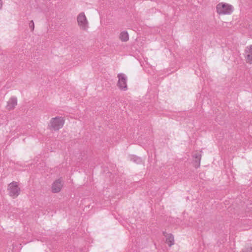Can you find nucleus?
<instances>
[{
    "instance_id": "2eb2a0df",
    "label": "nucleus",
    "mask_w": 252,
    "mask_h": 252,
    "mask_svg": "<svg viewBox=\"0 0 252 252\" xmlns=\"http://www.w3.org/2000/svg\"><path fill=\"white\" fill-rule=\"evenodd\" d=\"M2 0H0V9L2 8Z\"/></svg>"
},
{
    "instance_id": "f03ea898",
    "label": "nucleus",
    "mask_w": 252,
    "mask_h": 252,
    "mask_svg": "<svg viewBox=\"0 0 252 252\" xmlns=\"http://www.w3.org/2000/svg\"><path fill=\"white\" fill-rule=\"evenodd\" d=\"M217 13L219 15L230 14L233 11L232 5L228 3L220 2L216 6Z\"/></svg>"
},
{
    "instance_id": "20e7f679",
    "label": "nucleus",
    "mask_w": 252,
    "mask_h": 252,
    "mask_svg": "<svg viewBox=\"0 0 252 252\" xmlns=\"http://www.w3.org/2000/svg\"><path fill=\"white\" fill-rule=\"evenodd\" d=\"M78 25L81 29L86 31L88 28V23L84 12L80 13L77 17Z\"/></svg>"
},
{
    "instance_id": "0eeeda50",
    "label": "nucleus",
    "mask_w": 252,
    "mask_h": 252,
    "mask_svg": "<svg viewBox=\"0 0 252 252\" xmlns=\"http://www.w3.org/2000/svg\"><path fill=\"white\" fill-rule=\"evenodd\" d=\"M245 52L247 54L246 56L247 62L252 64V44L247 47Z\"/></svg>"
},
{
    "instance_id": "423d86ee",
    "label": "nucleus",
    "mask_w": 252,
    "mask_h": 252,
    "mask_svg": "<svg viewBox=\"0 0 252 252\" xmlns=\"http://www.w3.org/2000/svg\"><path fill=\"white\" fill-rule=\"evenodd\" d=\"M63 186V181L58 179L53 182L52 185V191L53 193L59 192Z\"/></svg>"
},
{
    "instance_id": "9d476101",
    "label": "nucleus",
    "mask_w": 252,
    "mask_h": 252,
    "mask_svg": "<svg viewBox=\"0 0 252 252\" xmlns=\"http://www.w3.org/2000/svg\"><path fill=\"white\" fill-rule=\"evenodd\" d=\"M192 157L194 158V165L195 167L198 168L200 165L201 155L199 153H194L193 154Z\"/></svg>"
},
{
    "instance_id": "39448f33",
    "label": "nucleus",
    "mask_w": 252,
    "mask_h": 252,
    "mask_svg": "<svg viewBox=\"0 0 252 252\" xmlns=\"http://www.w3.org/2000/svg\"><path fill=\"white\" fill-rule=\"evenodd\" d=\"M117 77L119 79L117 83L118 87L121 90L126 91L127 89L126 84V76L123 73H119L118 74Z\"/></svg>"
},
{
    "instance_id": "7ed1b4c3",
    "label": "nucleus",
    "mask_w": 252,
    "mask_h": 252,
    "mask_svg": "<svg viewBox=\"0 0 252 252\" xmlns=\"http://www.w3.org/2000/svg\"><path fill=\"white\" fill-rule=\"evenodd\" d=\"M7 190L9 195L13 198L17 197L20 192V189L16 182H12L8 185Z\"/></svg>"
},
{
    "instance_id": "f257e3e1",
    "label": "nucleus",
    "mask_w": 252,
    "mask_h": 252,
    "mask_svg": "<svg viewBox=\"0 0 252 252\" xmlns=\"http://www.w3.org/2000/svg\"><path fill=\"white\" fill-rule=\"evenodd\" d=\"M64 123V119L62 117H56L52 118L48 125V127L51 130H59L61 128Z\"/></svg>"
},
{
    "instance_id": "6e6552de",
    "label": "nucleus",
    "mask_w": 252,
    "mask_h": 252,
    "mask_svg": "<svg viewBox=\"0 0 252 252\" xmlns=\"http://www.w3.org/2000/svg\"><path fill=\"white\" fill-rule=\"evenodd\" d=\"M163 236L166 238V243L169 247H171L174 244V238L172 234H168L166 232H162Z\"/></svg>"
},
{
    "instance_id": "ddd939ff",
    "label": "nucleus",
    "mask_w": 252,
    "mask_h": 252,
    "mask_svg": "<svg viewBox=\"0 0 252 252\" xmlns=\"http://www.w3.org/2000/svg\"><path fill=\"white\" fill-rule=\"evenodd\" d=\"M29 27L32 31H33L34 29V24L33 20H31L29 23Z\"/></svg>"
},
{
    "instance_id": "4468645a",
    "label": "nucleus",
    "mask_w": 252,
    "mask_h": 252,
    "mask_svg": "<svg viewBox=\"0 0 252 252\" xmlns=\"http://www.w3.org/2000/svg\"><path fill=\"white\" fill-rule=\"evenodd\" d=\"M243 252H252V246L248 247Z\"/></svg>"
},
{
    "instance_id": "1a4fd4ad",
    "label": "nucleus",
    "mask_w": 252,
    "mask_h": 252,
    "mask_svg": "<svg viewBox=\"0 0 252 252\" xmlns=\"http://www.w3.org/2000/svg\"><path fill=\"white\" fill-rule=\"evenodd\" d=\"M17 104V98L15 96L11 97L7 101L6 108L8 110L13 109Z\"/></svg>"
},
{
    "instance_id": "9b49d317",
    "label": "nucleus",
    "mask_w": 252,
    "mask_h": 252,
    "mask_svg": "<svg viewBox=\"0 0 252 252\" xmlns=\"http://www.w3.org/2000/svg\"><path fill=\"white\" fill-rule=\"evenodd\" d=\"M120 39L123 42H126L129 39V35L126 31H123L121 32L119 36Z\"/></svg>"
},
{
    "instance_id": "f8f14e48",
    "label": "nucleus",
    "mask_w": 252,
    "mask_h": 252,
    "mask_svg": "<svg viewBox=\"0 0 252 252\" xmlns=\"http://www.w3.org/2000/svg\"><path fill=\"white\" fill-rule=\"evenodd\" d=\"M130 159L131 161L137 164H140L143 162L141 158L134 155H132L130 157Z\"/></svg>"
}]
</instances>
